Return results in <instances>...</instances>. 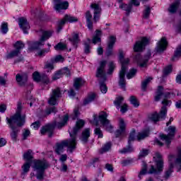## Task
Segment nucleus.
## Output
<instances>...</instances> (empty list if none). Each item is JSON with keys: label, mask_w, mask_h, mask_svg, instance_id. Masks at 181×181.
Instances as JSON below:
<instances>
[{"label": "nucleus", "mask_w": 181, "mask_h": 181, "mask_svg": "<svg viewBox=\"0 0 181 181\" xmlns=\"http://www.w3.org/2000/svg\"><path fill=\"white\" fill-rule=\"evenodd\" d=\"M85 122L83 119L78 120L76 126L72 129L69 130V135L71 139L64 140L56 145L55 152L57 155H61L64 152V146L67 148V152L73 153L76 151L77 146V134L84 127Z\"/></svg>", "instance_id": "nucleus-1"}, {"label": "nucleus", "mask_w": 181, "mask_h": 181, "mask_svg": "<svg viewBox=\"0 0 181 181\" xmlns=\"http://www.w3.org/2000/svg\"><path fill=\"white\" fill-rule=\"evenodd\" d=\"M156 96L154 98V100L158 102L160 101L161 98H163V101L161 102V104H163V107H161L160 112L157 113L156 112L151 113L148 115V121H151V122H158V121H162L163 119H165L166 118V114H168V108L167 107H170V105L172 104V101L170 100H168V98H170V93L163 92V86H159L158 87L157 91L156 93Z\"/></svg>", "instance_id": "nucleus-2"}, {"label": "nucleus", "mask_w": 181, "mask_h": 181, "mask_svg": "<svg viewBox=\"0 0 181 181\" xmlns=\"http://www.w3.org/2000/svg\"><path fill=\"white\" fill-rule=\"evenodd\" d=\"M25 118L26 115H22V102H18L16 114L11 119L6 117L7 124H8L11 129L10 135L12 141H14V142H16L18 134H19V129L13 127V124H16L18 127H22L25 124Z\"/></svg>", "instance_id": "nucleus-3"}, {"label": "nucleus", "mask_w": 181, "mask_h": 181, "mask_svg": "<svg viewBox=\"0 0 181 181\" xmlns=\"http://www.w3.org/2000/svg\"><path fill=\"white\" fill-rule=\"evenodd\" d=\"M119 60L122 64L121 70L119 73V86L120 88L123 89V91L127 90L125 88L127 83L125 82V73L128 70V64H129V59L127 58L124 59V51L119 49Z\"/></svg>", "instance_id": "nucleus-4"}, {"label": "nucleus", "mask_w": 181, "mask_h": 181, "mask_svg": "<svg viewBox=\"0 0 181 181\" xmlns=\"http://www.w3.org/2000/svg\"><path fill=\"white\" fill-rule=\"evenodd\" d=\"M168 160L170 163L169 168L165 171L163 177L165 180H168L169 177H170V175L173 173V168L177 166L178 168L177 172H179L181 169V148L178 151L177 158L175 160V156L170 155L168 157Z\"/></svg>", "instance_id": "nucleus-5"}, {"label": "nucleus", "mask_w": 181, "mask_h": 181, "mask_svg": "<svg viewBox=\"0 0 181 181\" xmlns=\"http://www.w3.org/2000/svg\"><path fill=\"white\" fill-rule=\"evenodd\" d=\"M105 66H107V61H102L100 62V66L98 68L96 71V77L99 79L100 88L101 93L105 94L108 91L107 85L104 83L107 80V75H105Z\"/></svg>", "instance_id": "nucleus-6"}, {"label": "nucleus", "mask_w": 181, "mask_h": 181, "mask_svg": "<svg viewBox=\"0 0 181 181\" xmlns=\"http://www.w3.org/2000/svg\"><path fill=\"white\" fill-rule=\"evenodd\" d=\"M33 168L37 172V179L43 180V175H45V170L49 168V163L45 159L36 160L34 161Z\"/></svg>", "instance_id": "nucleus-7"}, {"label": "nucleus", "mask_w": 181, "mask_h": 181, "mask_svg": "<svg viewBox=\"0 0 181 181\" xmlns=\"http://www.w3.org/2000/svg\"><path fill=\"white\" fill-rule=\"evenodd\" d=\"M64 125H66V124L63 122H56V121H54L53 123L48 124L45 125V127H43L41 129L40 132H41L42 135H45V134H46L47 132L49 138H52V136H53V131H54V127H56L57 128L60 129V128H63V127H64Z\"/></svg>", "instance_id": "nucleus-8"}, {"label": "nucleus", "mask_w": 181, "mask_h": 181, "mask_svg": "<svg viewBox=\"0 0 181 181\" xmlns=\"http://www.w3.org/2000/svg\"><path fill=\"white\" fill-rule=\"evenodd\" d=\"M156 156L158 159L156 161L157 169L155 168V166L151 165V168L148 172L149 175H158V173H160V172L163 170V160L161 158L162 156L159 154V153H157Z\"/></svg>", "instance_id": "nucleus-9"}, {"label": "nucleus", "mask_w": 181, "mask_h": 181, "mask_svg": "<svg viewBox=\"0 0 181 181\" xmlns=\"http://www.w3.org/2000/svg\"><path fill=\"white\" fill-rule=\"evenodd\" d=\"M168 135L160 134V139H161V141H165L167 147L169 148V145H170L172 140L173 139V136H175V134H176V127L175 126H170L168 127Z\"/></svg>", "instance_id": "nucleus-10"}, {"label": "nucleus", "mask_w": 181, "mask_h": 181, "mask_svg": "<svg viewBox=\"0 0 181 181\" xmlns=\"http://www.w3.org/2000/svg\"><path fill=\"white\" fill-rule=\"evenodd\" d=\"M151 56L152 54L148 51L144 57L141 56V54H137L134 57V60L137 62L139 67H146Z\"/></svg>", "instance_id": "nucleus-11"}, {"label": "nucleus", "mask_w": 181, "mask_h": 181, "mask_svg": "<svg viewBox=\"0 0 181 181\" xmlns=\"http://www.w3.org/2000/svg\"><path fill=\"white\" fill-rule=\"evenodd\" d=\"M149 45V39L146 37H141V40L136 41L134 45V52H144L146 45Z\"/></svg>", "instance_id": "nucleus-12"}, {"label": "nucleus", "mask_w": 181, "mask_h": 181, "mask_svg": "<svg viewBox=\"0 0 181 181\" xmlns=\"http://www.w3.org/2000/svg\"><path fill=\"white\" fill-rule=\"evenodd\" d=\"M62 97V91L60 90V88H57L53 89L49 99L48 100V103L49 105H56L57 104V100Z\"/></svg>", "instance_id": "nucleus-13"}, {"label": "nucleus", "mask_w": 181, "mask_h": 181, "mask_svg": "<svg viewBox=\"0 0 181 181\" xmlns=\"http://www.w3.org/2000/svg\"><path fill=\"white\" fill-rule=\"evenodd\" d=\"M139 1L138 0H131L130 4H125L122 3L119 8L126 11V16H129V13H131V11H132V5L134 6H139Z\"/></svg>", "instance_id": "nucleus-14"}, {"label": "nucleus", "mask_w": 181, "mask_h": 181, "mask_svg": "<svg viewBox=\"0 0 181 181\" xmlns=\"http://www.w3.org/2000/svg\"><path fill=\"white\" fill-rule=\"evenodd\" d=\"M54 2V9L57 11V12H60L61 11H66L69 8V1H62V0H52Z\"/></svg>", "instance_id": "nucleus-15"}, {"label": "nucleus", "mask_w": 181, "mask_h": 181, "mask_svg": "<svg viewBox=\"0 0 181 181\" xmlns=\"http://www.w3.org/2000/svg\"><path fill=\"white\" fill-rule=\"evenodd\" d=\"M107 117H108L107 112H102L99 115V121L102 125L106 128L107 131H111V129H112V126L110 124V120L107 119Z\"/></svg>", "instance_id": "nucleus-16"}, {"label": "nucleus", "mask_w": 181, "mask_h": 181, "mask_svg": "<svg viewBox=\"0 0 181 181\" xmlns=\"http://www.w3.org/2000/svg\"><path fill=\"white\" fill-rule=\"evenodd\" d=\"M166 47H168V41L166 40V38L163 37L157 42L155 50L157 53L160 54L166 50Z\"/></svg>", "instance_id": "nucleus-17"}, {"label": "nucleus", "mask_w": 181, "mask_h": 181, "mask_svg": "<svg viewBox=\"0 0 181 181\" xmlns=\"http://www.w3.org/2000/svg\"><path fill=\"white\" fill-rule=\"evenodd\" d=\"M18 25L21 29L23 31V33H25V35H28V30L30 29V25H29V23H28V20L24 18H19Z\"/></svg>", "instance_id": "nucleus-18"}, {"label": "nucleus", "mask_w": 181, "mask_h": 181, "mask_svg": "<svg viewBox=\"0 0 181 181\" xmlns=\"http://www.w3.org/2000/svg\"><path fill=\"white\" fill-rule=\"evenodd\" d=\"M16 81H17L18 86L23 87L28 83V74H18L16 76Z\"/></svg>", "instance_id": "nucleus-19"}, {"label": "nucleus", "mask_w": 181, "mask_h": 181, "mask_svg": "<svg viewBox=\"0 0 181 181\" xmlns=\"http://www.w3.org/2000/svg\"><path fill=\"white\" fill-rule=\"evenodd\" d=\"M117 38L113 35L110 37V40L107 44V49L106 52V56H112V49H114V45H115V42Z\"/></svg>", "instance_id": "nucleus-20"}, {"label": "nucleus", "mask_w": 181, "mask_h": 181, "mask_svg": "<svg viewBox=\"0 0 181 181\" xmlns=\"http://www.w3.org/2000/svg\"><path fill=\"white\" fill-rule=\"evenodd\" d=\"M90 8L94 9L93 21L97 22V21L100 19V15L101 14V7H100V5L97 4H90Z\"/></svg>", "instance_id": "nucleus-21"}, {"label": "nucleus", "mask_w": 181, "mask_h": 181, "mask_svg": "<svg viewBox=\"0 0 181 181\" xmlns=\"http://www.w3.org/2000/svg\"><path fill=\"white\" fill-rule=\"evenodd\" d=\"M119 129H117L115 133L116 138L121 136V135H122V134L125 132L126 124H125V122L124 121V119H119Z\"/></svg>", "instance_id": "nucleus-22"}, {"label": "nucleus", "mask_w": 181, "mask_h": 181, "mask_svg": "<svg viewBox=\"0 0 181 181\" xmlns=\"http://www.w3.org/2000/svg\"><path fill=\"white\" fill-rule=\"evenodd\" d=\"M90 131V128H87L82 132L79 139L81 141V142H83V144H87V142H88V138H90V135H91Z\"/></svg>", "instance_id": "nucleus-23"}, {"label": "nucleus", "mask_w": 181, "mask_h": 181, "mask_svg": "<svg viewBox=\"0 0 181 181\" xmlns=\"http://www.w3.org/2000/svg\"><path fill=\"white\" fill-rule=\"evenodd\" d=\"M33 78L34 81H37V83H39V81H44V83L49 82V78L45 75L40 76V74L36 71L33 74Z\"/></svg>", "instance_id": "nucleus-24"}, {"label": "nucleus", "mask_w": 181, "mask_h": 181, "mask_svg": "<svg viewBox=\"0 0 181 181\" xmlns=\"http://www.w3.org/2000/svg\"><path fill=\"white\" fill-rule=\"evenodd\" d=\"M180 5V3L179 1H175L170 5L168 11L170 13H176L177 12V9H179V6Z\"/></svg>", "instance_id": "nucleus-25"}, {"label": "nucleus", "mask_w": 181, "mask_h": 181, "mask_svg": "<svg viewBox=\"0 0 181 181\" xmlns=\"http://www.w3.org/2000/svg\"><path fill=\"white\" fill-rule=\"evenodd\" d=\"M101 30H96L95 31V35L93 36V39H92V43H93V45H97V43H101Z\"/></svg>", "instance_id": "nucleus-26"}, {"label": "nucleus", "mask_w": 181, "mask_h": 181, "mask_svg": "<svg viewBox=\"0 0 181 181\" xmlns=\"http://www.w3.org/2000/svg\"><path fill=\"white\" fill-rule=\"evenodd\" d=\"M23 158L27 160V162L30 163L33 159V151L31 149H29L27 152L24 153Z\"/></svg>", "instance_id": "nucleus-27"}, {"label": "nucleus", "mask_w": 181, "mask_h": 181, "mask_svg": "<svg viewBox=\"0 0 181 181\" xmlns=\"http://www.w3.org/2000/svg\"><path fill=\"white\" fill-rule=\"evenodd\" d=\"M84 84V80L81 78H76L74 81V87L77 90H80V88Z\"/></svg>", "instance_id": "nucleus-28"}, {"label": "nucleus", "mask_w": 181, "mask_h": 181, "mask_svg": "<svg viewBox=\"0 0 181 181\" xmlns=\"http://www.w3.org/2000/svg\"><path fill=\"white\" fill-rule=\"evenodd\" d=\"M28 45H29V47H28L29 50H36L39 49V47L42 46V44L40 40L39 42H28Z\"/></svg>", "instance_id": "nucleus-29"}, {"label": "nucleus", "mask_w": 181, "mask_h": 181, "mask_svg": "<svg viewBox=\"0 0 181 181\" xmlns=\"http://www.w3.org/2000/svg\"><path fill=\"white\" fill-rule=\"evenodd\" d=\"M148 173V165L146 162L143 161L142 163V168L139 172L138 177L141 180L142 179V176L146 175Z\"/></svg>", "instance_id": "nucleus-30"}, {"label": "nucleus", "mask_w": 181, "mask_h": 181, "mask_svg": "<svg viewBox=\"0 0 181 181\" xmlns=\"http://www.w3.org/2000/svg\"><path fill=\"white\" fill-rule=\"evenodd\" d=\"M62 21H64V23H66V22H69V23H73V22H78V19L77 18V17H74L71 15L66 14L64 18L62 19Z\"/></svg>", "instance_id": "nucleus-31"}, {"label": "nucleus", "mask_w": 181, "mask_h": 181, "mask_svg": "<svg viewBox=\"0 0 181 181\" xmlns=\"http://www.w3.org/2000/svg\"><path fill=\"white\" fill-rule=\"evenodd\" d=\"M112 146V143L110 141L105 143L99 151L100 153H105V152H108V151H110Z\"/></svg>", "instance_id": "nucleus-32"}, {"label": "nucleus", "mask_w": 181, "mask_h": 181, "mask_svg": "<svg viewBox=\"0 0 181 181\" xmlns=\"http://www.w3.org/2000/svg\"><path fill=\"white\" fill-rule=\"evenodd\" d=\"M52 35H53V32L52 31H43L42 35L40 38V42H45V40H47V39L52 37Z\"/></svg>", "instance_id": "nucleus-33"}, {"label": "nucleus", "mask_w": 181, "mask_h": 181, "mask_svg": "<svg viewBox=\"0 0 181 181\" xmlns=\"http://www.w3.org/2000/svg\"><path fill=\"white\" fill-rule=\"evenodd\" d=\"M152 80H153V77H148L141 82L142 91H146V87L148 86V84L152 81Z\"/></svg>", "instance_id": "nucleus-34"}, {"label": "nucleus", "mask_w": 181, "mask_h": 181, "mask_svg": "<svg viewBox=\"0 0 181 181\" xmlns=\"http://www.w3.org/2000/svg\"><path fill=\"white\" fill-rule=\"evenodd\" d=\"M19 54H21V51L18 49H14L6 56V59H13V57H16L19 56Z\"/></svg>", "instance_id": "nucleus-35"}, {"label": "nucleus", "mask_w": 181, "mask_h": 181, "mask_svg": "<svg viewBox=\"0 0 181 181\" xmlns=\"http://www.w3.org/2000/svg\"><path fill=\"white\" fill-rule=\"evenodd\" d=\"M149 135V130L141 132L137 135V141H141L142 139H145L146 136Z\"/></svg>", "instance_id": "nucleus-36"}, {"label": "nucleus", "mask_w": 181, "mask_h": 181, "mask_svg": "<svg viewBox=\"0 0 181 181\" xmlns=\"http://www.w3.org/2000/svg\"><path fill=\"white\" fill-rule=\"evenodd\" d=\"M123 102H124V97L119 96L116 98L115 100L114 101V104L116 108H117V110H119V108H121V105L122 104Z\"/></svg>", "instance_id": "nucleus-37"}, {"label": "nucleus", "mask_w": 181, "mask_h": 181, "mask_svg": "<svg viewBox=\"0 0 181 181\" xmlns=\"http://www.w3.org/2000/svg\"><path fill=\"white\" fill-rule=\"evenodd\" d=\"M119 153H131L134 152V147L131 144H128L127 147L119 151Z\"/></svg>", "instance_id": "nucleus-38"}, {"label": "nucleus", "mask_w": 181, "mask_h": 181, "mask_svg": "<svg viewBox=\"0 0 181 181\" xmlns=\"http://www.w3.org/2000/svg\"><path fill=\"white\" fill-rule=\"evenodd\" d=\"M64 62V57L62 55H57L56 57L51 58V63H63Z\"/></svg>", "instance_id": "nucleus-39"}, {"label": "nucleus", "mask_w": 181, "mask_h": 181, "mask_svg": "<svg viewBox=\"0 0 181 181\" xmlns=\"http://www.w3.org/2000/svg\"><path fill=\"white\" fill-rule=\"evenodd\" d=\"M181 57V45H179L175 52L174 56L172 58L173 62H175L176 59H179Z\"/></svg>", "instance_id": "nucleus-40"}, {"label": "nucleus", "mask_w": 181, "mask_h": 181, "mask_svg": "<svg viewBox=\"0 0 181 181\" xmlns=\"http://www.w3.org/2000/svg\"><path fill=\"white\" fill-rule=\"evenodd\" d=\"M69 41L71 42L74 46H76L77 43L80 42V38H78V34L74 33L71 38H69Z\"/></svg>", "instance_id": "nucleus-41"}, {"label": "nucleus", "mask_w": 181, "mask_h": 181, "mask_svg": "<svg viewBox=\"0 0 181 181\" xmlns=\"http://www.w3.org/2000/svg\"><path fill=\"white\" fill-rule=\"evenodd\" d=\"M95 100V94L92 93L88 95V98L85 99L83 101V105H87V104H90V103H93Z\"/></svg>", "instance_id": "nucleus-42"}, {"label": "nucleus", "mask_w": 181, "mask_h": 181, "mask_svg": "<svg viewBox=\"0 0 181 181\" xmlns=\"http://www.w3.org/2000/svg\"><path fill=\"white\" fill-rule=\"evenodd\" d=\"M150 15H151V7H149V6H145V9L143 12L144 19H149Z\"/></svg>", "instance_id": "nucleus-43"}, {"label": "nucleus", "mask_w": 181, "mask_h": 181, "mask_svg": "<svg viewBox=\"0 0 181 181\" xmlns=\"http://www.w3.org/2000/svg\"><path fill=\"white\" fill-rule=\"evenodd\" d=\"M108 70H107V74H112L114 73V70H115V64L114 62L110 61L107 64Z\"/></svg>", "instance_id": "nucleus-44"}, {"label": "nucleus", "mask_w": 181, "mask_h": 181, "mask_svg": "<svg viewBox=\"0 0 181 181\" xmlns=\"http://www.w3.org/2000/svg\"><path fill=\"white\" fill-rule=\"evenodd\" d=\"M129 101L131 104H132V105H134V107H135L136 108H138V107H139V102H138V99H136V97L134 95L131 96L129 98Z\"/></svg>", "instance_id": "nucleus-45"}, {"label": "nucleus", "mask_w": 181, "mask_h": 181, "mask_svg": "<svg viewBox=\"0 0 181 181\" xmlns=\"http://www.w3.org/2000/svg\"><path fill=\"white\" fill-rule=\"evenodd\" d=\"M14 47L16 48V50H18V52H21L23 47H25V44L22 42V41H17L14 44Z\"/></svg>", "instance_id": "nucleus-46"}, {"label": "nucleus", "mask_w": 181, "mask_h": 181, "mask_svg": "<svg viewBox=\"0 0 181 181\" xmlns=\"http://www.w3.org/2000/svg\"><path fill=\"white\" fill-rule=\"evenodd\" d=\"M23 175H25L29 172V170L30 169V163L26 162L23 166Z\"/></svg>", "instance_id": "nucleus-47"}, {"label": "nucleus", "mask_w": 181, "mask_h": 181, "mask_svg": "<svg viewBox=\"0 0 181 181\" xmlns=\"http://www.w3.org/2000/svg\"><path fill=\"white\" fill-rule=\"evenodd\" d=\"M53 64H54V63L52 62V61H50V62H47L45 63L44 68L47 69V70L49 73V71H52V70H53V69H54V66Z\"/></svg>", "instance_id": "nucleus-48"}, {"label": "nucleus", "mask_w": 181, "mask_h": 181, "mask_svg": "<svg viewBox=\"0 0 181 181\" xmlns=\"http://www.w3.org/2000/svg\"><path fill=\"white\" fill-rule=\"evenodd\" d=\"M172 73V65H169L168 66H166L163 70V77H166L168 74H170Z\"/></svg>", "instance_id": "nucleus-49"}, {"label": "nucleus", "mask_w": 181, "mask_h": 181, "mask_svg": "<svg viewBox=\"0 0 181 181\" xmlns=\"http://www.w3.org/2000/svg\"><path fill=\"white\" fill-rule=\"evenodd\" d=\"M137 71H138V70H136L135 69H132L129 71V72L127 74V78L129 80V79L132 78L133 77H135V74H136Z\"/></svg>", "instance_id": "nucleus-50"}, {"label": "nucleus", "mask_w": 181, "mask_h": 181, "mask_svg": "<svg viewBox=\"0 0 181 181\" xmlns=\"http://www.w3.org/2000/svg\"><path fill=\"white\" fill-rule=\"evenodd\" d=\"M1 32L3 35L8 33V23H3L1 26Z\"/></svg>", "instance_id": "nucleus-51"}, {"label": "nucleus", "mask_w": 181, "mask_h": 181, "mask_svg": "<svg viewBox=\"0 0 181 181\" xmlns=\"http://www.w3.org/2000/svg\"><path fill=\"white\" fill-rule=\"evenodd\" d=\"M95 135L98 136V138H103L104 136V134H103V130H101V128L97 127L94 130Z\"/></svg>", "instance_id": "nucleus-52"}, {"label": "nucleus", "mask_w": 181, "mask_h": 181, "mask_svg": "<svg viewBox=\"0 0 181 181\" xmlns=\"http://www.w3.org/2000/svg\"><path fill=\"white\" fill-rule=\"evenodd\" d=\"M135 141V130L133 129L129 136V140H128V145H131V142H134Z\"/></svg>", "instance_id": "nucleus-53"}, {"label": "nucleus", "mask_w": 181, "mask_h": 181, "mask_svg": "<svg viewBox=\"0 0 181 181\" xmlns=\"http://www.w3.org/2000/svg\"><path fill=\"white\" fill-rule=\"evenodd\" d=\"M52 112H57V109H56V107H48L45 110L46 115H50V114H52Z\"/></svg>", "instance_id": "nucleus-54"}, {"label": "nucleus", "mask_w": 181, "mask_h": 181, "mask_svg": "<svg viewBox=\"0 0 181 181\" xmlns=\"http://www.w3.org/2000/svg\"><path fill=\"white\" fill-rule=\"evenodd\" d=\"M148 153H149V151L148 149L143 148L139 155V159H141V158H145V156H147Z\"/></svg>", "instance_id": "nucleus-55"}, {"label": "nucleus", "mask_w": 181, "mask_h": 181, "mask_svg": "<svg viewBox=\"0 0 181 181\" xmlns=\"http://www.w3.org/2000/svg\"><path fill=\"white\" fill-rule=\"evenodd\" d=\"M67 46L62 42L58 43L55 47V50H64Z\"/></svg>", "instance_id": "nucleus-56"}, {"label": "nucleus", "mask_w": 181, "mask_h": 181, "mask_svg": "<svg viewBox=\"0 0 181 181\" xmlns=\"http://www.w3.org/2000/svg\"><path fill=\"white\" fill-rule=\"evenodd\" d=\"M30 135V131L29 129H24L23 130V139H28V136Z\"/></svg>", "instance_id": "nucleus-57"}, {"label": "nucleus", "mask_w": 181, "mask_h": 181, "mask_svg": "<svg viewBox=\"0 0 181 181\" xmlns=\"http://www.w3.org/2000/svg\"><path fill=\"white\" fill-rule=\"evenodd\" d=\"M62 76L63 74L62 73V71H59L53 76L52 80H59V78H62Z\"/></svg>", "instance_id": "nucleus-58"}, {"label": "nucleus", "mask_w": 181, "mask_h": 181, "mask_svg": "<svg viewBox=\"0 0 181 181\" xmlns=\"http://www.w3.org/2000/svg\"><path fill=\"white\" fill-rule=\"evenodd\" d=\"M90 49H91V47H90V44L87 42H84V52L86 54H90Z\"/></svg>", "instance_id": "nucleus-59"}, {"label": "nucleus", "mask_w": 181, "mask_h": 181, "mask_svg": "<svg viewBox=\"0 0 181 181\" xmlns=\"http://www.w3.org/2000/svg\"><path fill=\"white\" fill-rule=\"evenodd\" d=\"M27 101H28V104H30V107H32V105H33V103H35V99H33L32 95H29L27 97Z\"/></svg>", "instance_id": "nucleus-60"}, {"label": "nucleus", "mask_w": 181, "mask_h": 181, "mask_svg": "<svg viewBox=\"0 0 181 181\" xmlns=\"http://www.w3.org/2000/svg\"><path fill=\"white\" fill-rule=\"evenodd\" d=\"M130 163H132V159L123 160L121 162L122 166H128Z\"/></svg>", "instance_id": "nucleus-61"}, {"label": "nucleus", "mask_w": 181, "mask_h": 181, "mask_svg": "<svg viewBox=\"0 0 181 181\" xmlns=\"http://www.w3.org/2000/svg\"><path fill=\"white\" fill-rule=\"evenodd\" d=\"M66 160H67V154L61 155L59 158V161L62 162V163H64Z\"/></svg>", "instance_id": "nucleus-62"}, {"label": "nucleus", "mask_w": 181, "mask_h": 181, "mask_svg": "<svg viewBox=\"0 0 181 181\" xmlns=\"http://www.w3.org/2000/svg\"><path fill=\"white\" fill-rule=\"evenodd\" d=\"M62 74H66V76H70V69L69 68L65 67L62 70H61Z\"/></svg>", "instance_id": "nucleus-63"}, {"label": "nucleus", "mask_w": 181, "mask_h": 181, "mask_svg": "<svg viewBox=\"0 0 181 181\" xmlns=\"http://www.w3.org/2000/svg\"><path fill=\"white\" fill-rule=\"evenodd\" d=\"M176 32H177V33H180V35H181V20L180 21V22L177 25Z\"/></svg>", "instance_id": "nucleus-64"}]
</instances>
